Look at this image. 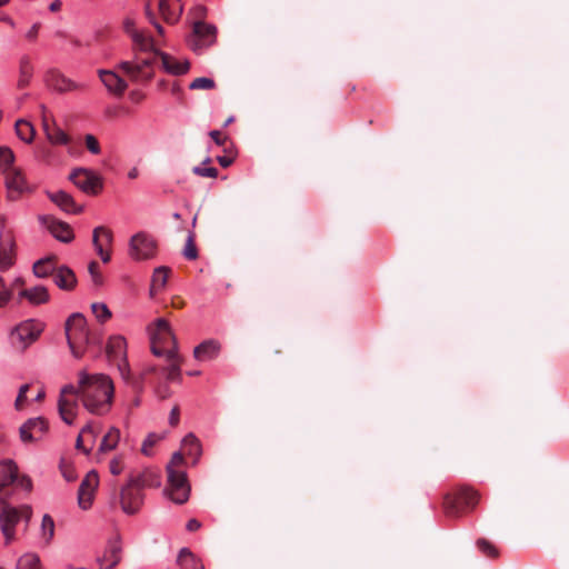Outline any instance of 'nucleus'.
Instances as JSON below:
<instances>
[{
	"mask_svg": "<svg viewBox=\"0 0 569 569\" xmlns=\"http://www.w3.org/2000/svg\"><path fill=\"white\" fill-rule=\"evenodd\" d=\"M84 427H90V429H91V432H89V435L86 439V442L92 449L94 446L97 436H98V429L93 423H88Z\"/></svg>",
	"mask_w": 569,
	"mask_h": 569,
	"instance_id": "nucleus-58",
	"label": "nucleus"
},
{
	"mask_svg": "<svg viewBox=\"0 0 569 569\" xmlns=\"http://www.w3.org/2000/svg\"><path fill=\"white\" fill-rule=\"evenodd\" d=\"M41 111H42V116H41V120H42V129L43 131L46 132V128L47 127H51L56 123V120L53 119V117L48 112L47 108L44 106H41Z\"/></svg>",
	"mask_w": 569,
	"mask_h": 569,
	"instance_id": "nucleus-56",
	"label": "nucleus"
},
{
	"mask_svg": "<svg viewBox=\"0 0 569 569\" xmlns=\"http://www.w3.org/2000/svg\"><path fill=\"white\" fill-rule=\"evenodd\" d=\"M32 517V509L28 505L13 507L0 497V529L4 537L6 545H10L17 539L16 526L24 522L28 526Z\"/></svg>",
	"mask_w": 569,
	"mask_h": 569,
	"instance_id": "nucleus-5",
	"label": "nucleus"
},
{
	"mask_svg": "<svg viewBox=\"0 0 569 569\" xmlns=\"http://www.w3.org/2000/svg\"><path fill=\"white\" fill-rule=\"evenodd\" d=\"M183 463V456L180 452H176L167 466V495L173 502L178 505L187 502L190 495V486L187 479V475L184 471L180 470V467Z\"/></svg>",
	"mask_w": 569,
	"mask_h": 569,
	"instance_id": "nucleus-4",
	"label": "nucleus"
},
{
	"mask_svg": "<svg viewBox=\"0 0 569 569\" xmlns=\"http://www.w3.org/2000/svg\"><path fill=\"white\" fill-rule=\"evenodd\" d=\"M480 495L470 487L461 486L443 497L442 508L447 517L459 518L466 510H472Z\"/></svg>",
	"mask_w": 569,
	"mask_h": 569,
	"instance_id": "nucleus-6",
	"label": "nucleus"
},
{
	"mask_svg": "<svg viewBox=\"0 0 569 569\" xmlns=\"http://www.w3.org/2000/svg\"><path fill=\"white\" fill-rule=\"evenodd\" d=\"M66 336L69 348L76 358H81L88 346L98 343L87 327V320L81 313L71 315L66 322Z\"/></svg>",
	"mask_w": 569,
	"mask_h": 569,
	"instance_id": "nucleus-3",
	"label": "nucleus"
},
{
	"mask_svg": "<svg viewBox=\"0 0 569 569\" xmlns=\"http://www.w3.org/2000/svg\"><path fill=\"white\" fill-rule=\"evenodd\" d=\"M153 9H157L162 20L170 24L176 23L182 13V6L180 4V0H146V16L149 22L157 29L159 34L163 33V28L157 21Z\"/></svg>",
	"mask_w": 569,
	"mask_h": 569,
	"instance_id": "nucleus-7",
	"label": "nucleus"
},
{
	"mask_svg": "<svg viewBox=\"0 0 569 569\" xmlns=\"http://www.w3.org/2000/svg\"><path fill=\"white\" fill-rule=\"evenodd\" d=\"M209 136L218 146H223L227 140V138L222 137V133L218 130L210 131Z\"/></svg>",
	"mask_w": 569,
	"mask_h": 569,
	"instance_id": "nucleus-59",
	"label": "nucleus"
},
{
	"mask_svg": "<svg viewBox=\"0 0 569 569\" xmlns=\"http://www.w3.org/2000/svg\"><path fill=\"white\" fill-rule=\"evenodd\" d=\"M120 439V431L117 428H111L102 438L99 451L107 452L116 448Z\"/></svg>",
	"mask_w": 569,
	"mask_h": 569,
	"instance_id": "nucleus-37",
	"label": "nucleus"
},
{
	"mask_svg": "<svg viewBox=\"0 0 569 569\" xmlns=\"http://www.w3.org/2000/svg\"><path fill=\"white\" fill-rule=\"evenodd\" d=\"M57 269V258L54 256L40 259L33 264V273L38 278L53 277Z\"/></svg>",
	"mask_w": 569,
	"mask_h": 569,
	"instance_id": "nucleus-30",
	"label": "nucleus"
},
{
	"mask_svg": "<svg viewBox=\"0 0 569 569\" xmlns=\"http://www.w3.org/2000/svg\"><path fill=\"white\" fill-rule=\"evenodd\" d=\"M7 226V218L0 216V271H7L16 261V241L12 231Z\"/></svg>",
	"mask_w": 569,
	"mask_h": 569,
	"instance_id": "nucleus-11",
	"label": "nucleus"
},
{
	"mask_svg": "<svg viewBox=\"0 0 569 569\" xmlns=\"http://www.w3.org/2000/svg\"><path fill=\"white\" fill-rule=\"evenodd\" d=\"M14 154L11 149L0 147V173H6L13 168Z\"/></svg>",
	"mask_w": 569,
	"mask_h": 569,
	"instance_id": "nucleus-42",
	"label": "nucleus"
},
{
	"mask_svg": "<svg viewBox=\"0 0 569 569\" xmlns=\"http://www.w3.org/2000/svg\"><path fill=\"white\" fill-rule=\"evenodd\" d=\"M33 64L29 56H22L19 62V80L18 87L26 88L32 78Z\"/></svg>",
	"mask_w": 569,
	"mask_h": 569,
	"instance_id": "nucleus-32",
	"label": "nucleus"
},
{
	"mask_svg": "<svg viewBox=\"0 0 569 569\" xmlns=\"http://www.w3.org/2000/svg\"><path fill=\"white\" fill-rule=\"evenodd\" d=\"M120 547L118 545H113L110 549V556L108 558L109 565L106 567V569H112L116 565H118L121 560L120 556Z\"/></svg>",
	"mask_w": 569,
	"mask_h": 569,
	"instance_id": "nucleus-51",
	"label": "nucleus"
},
{
	"mask_svg": "<svg viewBox=\"0 0 569 569\" xmlns=\"http://www.w3.org/2000/svg\"><path fill=\"white\" fill-rule=\"evenodd\" d=\"M183 569H203L193 555L188 549H182L178 559Z\"/></svg>",
	"mask_w": 569,
	"mask_h": 569,
	"instance_id": "nucleus-39",
	"label": "nucleus"
},
{
	"mask_svg": "<svg viewBox=\"0 0 569 569\" xmlns=\"http://www.w3.org/2000/svg\"><path fill=\"white\" fill-rule=\"evenodd\" d=\"M201 527V523L197 519H190L187 523V529L189 531H196Z\"/></svg>",
	"mask_w": 569,
	"mask_h": 569,
	"instance_id": "nucleus-64",
	"label": "nucleus"
},
{
	"mask_svg": "<svg viewBox=\"0 0 569 569\" xmlns=\"http://www.w3.org/2000/svg\"><path fill=\"white\" fill-rule=\"evenodd\" d=\"M98 74L107 90L116 97H121L128 88L126 80L114 71L101 69Z\"/></svg>",
	"mask_w": 569,
	"mask_h": 569,
	"instance_id": "nucleus-23",
	"label": "nucleus"
},
{
	"mask_svg": "<svg viewBox=\"0 0 569 569\" xmlns=\"http://www.w3.org/2000/svg\"><path fill=\"white\" fill-rule=\"evenodd\" d=\"M11 483H16L17 486L28 491L32 487L30 478L26 476H18V468L12 460H3L0 462V490Z\"/></svg>",
	"mask_w": 569,
	"mask_h": 569,
	"instance_id": "nucleus-15",
	"label": "nucleus"
},
{
	"mask_svg": "<svg viewBox=\"0 0 569 569\" xmlns=\"http://www.w3.org/2000/svg\"><path fill=\"white\" fill-rule=\"evenodd\" d=\"M182 446H183V450L186 451V453L188 456H194V457L200 456V452H201L200 442L192 433H189L188 436L184 437Z\"/></svg>",
	"mask_w": 569,
	"mask_h": 569,
	"instance_id": "nucleus-40",
	"label": "nucleus"
},
{
	"mask_svg": "<svg viewBox=\"0 0 569 569\" xmlns=\"http://www.w3.org/2000/svg\"><path fill=\"white\" fill-rule=\"evenodd\" d=\"M169 422L171 426H177L179 422V408L177 406L170 412Z\"/></svg>",
	"mask_w": 569,
	"mask_h": 569,
	"instance_id": "nucleus-62",
	"label": "nucleus"
},
{
	"mask_svg": "<svg viewBox=\"0 0 569 569\" xmlns=\"http://www.w3.org/2000/svg\"><path fill=\"white\" fill-rule=\"evenodd\" d=\"M53 281L61 290L66 291L73 290L77 286V277L67 266L58 267L53 274Z\"/></svg>",
	"mask_w": 569,
	"mask_h": 569,
	"instance_id": "nucleus-27",
	"label": "nucleus"
},
{
	"mask_svg": "<svg viewBox=\"0 0 569 569\" xmlns=\"http://www.w3.org/2000/svg\"><path fill=\"white\" fill-rule=\"evenodd\" d=\"M183 256L188 260H196L198 258V251H197L192 234H190L187 239L186 247L183 250Z\"/></svg>",
	"mask_w": 569,
	"mask_h": 569,
	"instance_id": "nucleus-48",
	"label": "nucleus"
},
{
	"mask_svg": "<svg viewBox=\"0 0 569 569\" xmlns=\"http://www.w3.org/2000/svg\"><path fill=\"white\" fill-rule=\"evenodd\" d=\"M91 310L96 318L102 323L111 318V311L104 303L94 302L91 305Z\"/></svg>",
	"mask_w": 569,
	"mask_h": 569,
	"instance_id": "nucleus-43",
	"label": "nucleus"
},
{
	"mask_svg": "<svg viewBox=\"0 0 569 569\" xmlns=\"http://www.w3.org/2000/svg\"><path fill=\"white\" fill-rule=\"evenodd\" d=\"M78 396V390L73 386H66L60 392L58 401L59 415L61 419L68 425H72L76 419L79 408L77 401Z\"/></svg>",
	"mask_w": 569,
	"mask_h": 569,
	"instance_id": "nucleus-14",
	"label": "nucleus"
},
{
	"mask_svg": "<svg viewBox=\"0 0 569 569\" xmlns=\"http://www.w3.org/2000/svg\"><path fill=\"white\" fill-rule=\"evenodd\" d=\"M16 133L22 141L31 143L36 136V129L29 121L20 119L16 122Z\"/></svg>",
	"mask_w": 569,
	"mask_h": 569,
	"instance_id": "nucleus-36",
	"label": "nucleus"
},
{
	"mask_svg": "<svg viewBox=\"0 0 569 569\" xmlns=\"http://www.w3.org/2000/svg\"><path fill=\"white\" fill-rule=\"evenodd\" d=\"M477 547L481 552H483L487 557L496 558L498 557L497 548L488 540L480 538L477 540Z\"/></svg>",
	"mask_w": 569,
	"mask_h": 569,
	"instance_id": "nucleus-45",
	"label": "nucleus"
},
{
	"mask_svg": "<svg viewBox=\"0 0 569 569\" xmlns=\"http://www.w3.org/2000/svg\"><path fill=\"white\" fill-rule=\"evenodd\" d=\"M43 328V323L38 320L30 319L21 322L11 330V346L20 352L26 351L40 337Z\"/></svg>",
	"mask_w": 569,
	"mask_h": 569,
	"instance_id": "nucleus-8",
	"label": "nucleus"
},
{
	"mask_svg": "<svg viewBox=\"0 0 569 569\" xmlns=\"http://www.w3.org/2000/svg\"><path fill=\"white\" fill-rule=\"evenodd\" d=\"M129 97L134 103H140L144 99V94L139 90L131 91Z\"/></svg>",
	"mask_w": 569,
	"mask_h": 569,
	"instance_id": "nucleus-63",
	"label": "nucleus"
},
{
	"mask_svg": "<svg viewBox=\"0 0 569 569\" xmlns=\"http://www.w3.org/2000/svg\"><path fill=\"white\" fill-rule=\"evenodd\" d=\"M44 134L53 146H68L71 141V138L57 123L47 127Z\"/></svg>",
	"mask_w": 569,
	"mask_h": 569,
	"instance_id": "nucleus-33",
	"label": "nucleus"
},
{
	"mask_svg": "<svg viewBox=\"0 0 569 569\" xmlns=\"http://www.w3.org/2000/svg\"><path fill=\"white\" fill-rule=\"evenodd\" d=\"M171 272V269L169 267H158L154 269L152 279H151V288H150V295L153 296L157 290L163 289L169 273Z\"/></svg>",
	"mask_w": 569,
	"mask_h": 569,
	"instance_id": "nucleus-34",
	"label": "nucleus"
},
{
	"mask_svg": "<svg viewBox=\"0 0 569 569\" xmlns=\"http://www.w3.org/2000/svg\"><path fill=\"white\" fill-rule=\"evenodd\" d=\"M44 82H46L47 87L56 90L59 93L74 91V90H79L82 88L81 84L67 78L63 73H61L57 69H50L46 72Z\"/></svg>",
	"mask_w": 569,
	"mask_h": 569,
	"instance_id": "nucleus-20",
	"label": "nucleus"
},
{
	"mask_svg": "<svg viewBox=\"0 0 569 569\" xmlns=\"http://www.w3.org/2000/svg\"><path fill=\"white\" fill-rule=\"evenodd\" d=\"M84 143H86V147L87 149L93 153V154H99L101 149H100V144H99V141L98 139L92 136V134H86L84 137Z\"/></svg>",
	"mask_w": 569,
	"mask_h": 569,
	"instance_id": "nucleus-52",
	"label": "nucleus"
},
{
	"mask_svg": "<svg viewBox=\"0 0 569 569\" xmlns=\"http://www.w3.org/2000/svg\"><path fill=\"white\" fill-rule=\"evenodd\" d=\"M19 298L27 299L31 305H42L49 301L50 295L46 287L36 286L30 289H20Z\"/></svg>",
	"mask_w": 569,
	"mask_h": 569,
	"instance_id": "nucleus-28",
	"label": "nucleus"
},
{
	"mask_svg": "<svg viewBox=\"0 0 569 569\" xmlns=\"http://www.w3.org/2000/svg\"><path fill=\"white\" fill-rule=\"evenodd\" d=\"M106 352L108 359L117 366L121 377L127 382H131V373L127 360V341L124 337H110L107 343Z\"/></svg>",
	"mask_w": 569,
	"mask_h": 569,
	"instance_id": "nucleus-10",
	"label": "nucleus"
},
{
	"mask_svg": "<svg viewBox=\"0 0 569 569\" xmlns=\"http://www.w3.org/2000/svg\"><path fill=\"white\" fill-rule=\"evenodd\" d=\"M48 428V421L44 418H31L20 427V439L24 443L39 441L47 433Z\"/></svg>",
	"mask_w": 569,
	"mask_h": 569,
	"instance_id": "nucleus-17",
	"label": "nucleus"
},
{
	"mask_svg": "<svg viewBox=\"0 0 569 569\" xmlns=\"http://www.w3.org/2000/svg\"><path fill=\"white\" fill-rule=\"evenodd\" d=\"M156 326V331L151 337V351L157 357L168 358V353L177 352L176 337L167 320L158 319Z\"/></svg>",
	"mask_w": 569,
	"mask_h": 569,
	"instance_id": "nucleus-9",
	"label": "nucleus"
},
{
	"mask_svg": "<svg viewBox=\"0 0 569 569\" xmlns=\"http://www.w3.org/2000/svg\"><path fill=\"white\" fill-rule=\"evenodd\" d=\"M54 536V521L49 515H44L41 522V538L48 545Z\"/></svg>",
	"mask_w": 569,
	"mask_h": 569,
	"instance_id": "nucleus-41",
	"label": "nucleus"
},
{
	"mask_svg": "<svg viewBox=\"0 0 569 569\" xmlns=\"http://www.w3.org/2000/svg\"><path fill=\"white\" fill-rule=\"evenodd\" d=\"M129 480L134 482L141 490L144 488H157L160 486V476L152 470H144L136 476H130Z\"/></svg>",
	"mask_w": 569,
	"mask_h": 569,
	"instance_id": "nucleus-29",
	"label": "nucleus"
},
{
	"mask_svg": "<svg viewBox=\"0 0 569 569\" xmlns=\"http://www.w3.org/2000/svg\"><path fill=\"white\" fill-rule=\"evenodd\" d=\"M159 437L157 435H149L148 438L143 441L141 451L146 456L150 455V449L159 441Z\"/></svg>",
	"mask_w": 569,
	"mask_h": 569,
	"instance_id": "nucleus-55",
	"label": "nucleus"
},
{
	"mask_svg": "<svg viewBox=\"0 0 569 569\" xmlns=\"http://www.w3.org/2000/svg\"><path fill=\"white\" fill-rule=\"evenodd\" d=\"M166 359L168 362V367L166 368L167 379L169 381L179 380L181 377V370H180L181 358H180V356L178 355V352H170V353H168V358H166Z\"/></svg>",
	"mask_w": 569,
	"mask_h": 569,
	"instance_id": "nucleus-35",
	"label": "nucleus"
},
{
	"mask_svg": "<svg viewBox=\"0 0 569 569\" xmlns=\"http://www.w3.org/2000/svg\"><path fill=\"white\" fill-rule=\"evenodd\" d=\"M53 157V152L50 148L48 147H41L39 148L38 150V158L46 162V163H50L51 162V159Z\"/></svg>",
	"mask_w": 569,
	"mask_h": 569,
	"instance_id": "nucleus-57",
	"label": "nucleus"
},
{
	"mask_svg": "<svg viewBox=\"0 0 569 569\" xmlns=\"http://www.w3.org/2000/svg\"><path fill=\"white\" fill-rule=\"evenodd\" d=\"M123 470V467L120 462V460L118 459H113L111 462H110V472L114 476H118L121 473V471Z\"/></svg>",
	"mask_w": 569,
	"mask_h": 569,
	"instance_id": "nucleus-60",
	"label": "nucleus"
},
{
	"mask_svg": "<svg viewBox=\"0 0 569 569\" xmlns=\"http://www.w3.org/2000/svg\"><path fill=\"white\" fill-rule=\"evenodd\" d=\"M77 390L84 408L91 413L104 415L110 410L114 387L107 375L80 372Z\"/></svg>",
	"mask_w": 569,
	"mask_h": 569,
	"instance_id": "nucleus-1",
	"label": "nucleus"
},
{
	"mask_svg": "<svg viewBox=\"0 0 569 569\" xmlns=\"http://www.w3.org/2000/svg\"><path fill=\"white\" fill-rule=\"evenodd\" d=\"M30 389V385L29 383H26V385H22L19 389V393H18V397L14 401V408L20 411L24 408V402H26V399H27V392L29 391Z\"/></svg>",
	"mask_w": 569,
	"mask_h": 569,
	"instance_id": "nucleus-50",
	"label": "nucleus"
},
{
	"mask_svg": "<svg viewBox=\"0 0 569 569\" xmlns=\"http://www.w3.org/2000/svg\"><path fill=\"white\" fill-rule=\"evenodd\" d=\"M160 59L162 68L174 76L186 73L190 63L187 60L179 61L164 52L154 51L150 58H144L140 62L133 63L130 61H122L119 68L123 70L134 82H149L153 78V64L157 59Z\"/></svg>",
	"mask_w": 569,
	"mask_h": 569,
	"instance_id": "nucleus-2",
	"label": "nucleus"
},
{
	"mask_svg": "<svg viewBox=\"0 0 569 569\" xmlns=\"http://www.w3.org/2000/svg\"><path fill=\"white\" fill-rule=\"evenodd\" d=\"M89 432H91L90 427H83L76 441V448L82 450L86 455L91 452V448L86 442Z\"/></svg>",
	"mask_w": 569,
	"mask_h": 569,
	"instance_id": "nucleus-46",
	"label": "nucleus"
},
{
	"mask_svg": "<svg viewBox=\"0 0 569 569\" xmlns=\"http://www.w3.org/2000/svg\"><path fill=\"white\" fill-rule=\"evenodd\" d=\"M3 174L6 176V186L8 188L10 199L14 200L23 192L30 191V187L19 169L13 167Z\"/></svg>",
	"mask_w": 569,
	"mask_h": 569,
	"instance_id": "nucleus-22",
	"label": "nucleus"
},
{
	"mask_svg": "<svg viewBox=\"0 0 569 569\" xmlns=\"http://www.w3.org/2000/svg\"><path fill=\"white\" fill-rule=\"evenodd\" d=\"M70 181L82 192L91 196L100 193L103 188L102 178L87 168H76L69 174Z\"/></svg>",
	"mask_w": 569,
	"mask_h": 569,
	"instance_id": "nucleus-12",
	"label": "nucleus"
},
{
	"mask_svg": "<svg viewBox=\"0 0 569 569\" xmlns=\"http://www.w3.org/2000/svg\"><path fill=\"white\" fill-rule=\"evenodd\" d=\"M98 485V473L94 470L89 471L78 490V505L81 509L88 510L91 507Z\"/></svg>",
	"mask_w": 569,
	"mask_h": 569,
	"instance_id": "nucleus-18",
	"label": "nucleus"
},
{
	"mask_svg": "<svg viewBox=\"0 0 569 569\" xmlns=\"http://www.w3.org/2000/svg\"><path fill=\"white\" fill-rule=\"evenodd\" d=\"M16 569H42L40 558L36 553H26L18 559Z\"/></svg>",
	"mask_w": 569,
	"mask_h": 569,
	"instance_id": "nucleus-38",
	"label": "nucleus"
},
{
	"mask_svg": "<svg viewBox=\"0 0 569 569\" xmlns=\"http://www.w3.org/2000/svg\"><path fill=\"white\" fill-rule=\"evenodd\" d=\"M49 199L56 203L61 210L68 213H80L82 212V207L77 206L71 194L66 191L59 190L54 192H48Z\"/></svg>",
	"mask_w": 569,
	"mask_h": 569,
	"instance_id": "nucleus-26",
	"label": "nucleus"
},
{
	"mask_svg": "<svg viewBox=\"0 0 569 569\" xmlns=\"http://www.w3.org/2000/svg\"><path fill=\"white\" fill-rule=\"evenodd\" d=\"M217 29L212 24L202 21L194 22L192 43L193 49L209 47L216 41Z\"/></svg>",
	"mask_w": 569,
	"mask_h": 569,
	"instance_id": "nucleus-21",
	"label": "nucleus"
},
{
	"mask_svg": "<svg viewBox=\"0 0 569 569\" xmlns=\"http://www.w3.org/2000/svg\"><path fill=\"white\" fill-rule=\"evenodd\" d=\"M216 87V83L210 78H196L190 84L189 89L191 90H210Z\"/></svg>",
	"mask_w": 569,
	"mask_h": 569,
	"instance_id": "nucleus-44",
	"label": "nucleus"
},
{
	"mask_svg": "<svg viewBox=\"0 0 569 569\" xmlns=\"http://www.w3.org/2000/svg\"><path fill=\"white\" fill-rule=\"evenodd\" d=\"M219 348L217 341L207 340L194 348L193 356L200 361L211 360L218 355Z\"/></svg>",
	"mask_w": 569,
	"mask_h": 569,
	"instance_id": "nucleus-31",
	"label": "nucleus"
},
{
	"mask_svg": "<svg viewBox=\"0 0 569 569\" xmlns=\"http://www.w3.org/2000/svg\"><path fill=\"white\" fill-rule=\"evenodd\" d=\"M91 279L96 286H101L103 283V277L100 272V267L97 261H91L88 267Z\"/></svg>",
	"mask_w": 569,
	"mask_h": 569,
	"instance_id": "nucleus-47",
	"label": "nucleus"
},
{
	"mask_svg": "<svg viewBox=\"0 0 569 569\" xmlns=\"http://www.w3.org/2000/svg\"><path fill=\"white\" fill-rule=\"evenodd\" d=\"M60 469H61L62 477L67 481L71 482L77 479L76 470L71 465L63 463V465H61Z\"/></svg>",
	"mask_w": 569,
	"mask_h": 569,
	"instance_id": "nucleus-54",
	"label": "nucleus"
},
{
	"mask_svg": "<svg viewBox=\"0 0 569 569\" xmlns=\"http://www.w3.org/2000/svg\"><path fill=\"white\" fill-rule=\"evenodd\" d=\"M123 30L141 50L153 48V40L136 28V21L133 19L128 17L123 20Z\"/></svg>",
	"mask_w": 569,
	"mask_h": 569,
	"instance_id": "nucleus-25",
	"label": "nucleus"
},
{
	"mask_svg": "<svg viewBox=\"0 0 569 569\" xmlns=\"http://www.w3.org/2000/svg\"><path fill=\"white\" fill-rule=\"evenodd\" d=\"M112 240L113 233L109 228L103 226L94 228L92 234V243L97 253L100 256L104 263L109 262L111 259L109 248L112 244Z\"/></svg>",
	"mask_w": 569,
	"mask_h": 569,
	"instance_id": "nucleus-19",
	"label": "nucleus"
},
{
	"mask_svg": "<svg viewBox=\"0 0 569 569\" xmlns=\"http://www.w3.org/2000/svg\"><path fill=\"white\" fill-rule=\"evenodd\" d=\"M39 30H40V23H34L26 34L27 39H29L31 41L34 40L38 37Z\"/></svg>",
	"mask_w": 569,
	"mask_h": 569,
	"instance_id": "nucleus-61",
	"label": "nucleus"
},
{
	"mask_svg": "<svg viewBox=\"0 0 569 569\" xmlns=\"http://www.w3.org/2000/svg\"><path fill=\"white\" fill-rule=\"evenodd\" d=\"M43 223L50 233L59 241L69 243L73 240V231L67 222L51 217H46L43 218Z\"/></svg>",
	"mask_w": 569,
	"mask_h": 569,
	"instance_id": "nucleus-24",
	"label": "nucleus"
},
{
	"mask_svg": "<svg viewBox=\"0 0 569 569\" xmlns=\"http://www.w3.org/2000/svg\"><path fill=\"white\" fill-rule=\"evenodd\" d=\"M192 172L200 177L216 178L218 176V170L213 167L210 168H201L193 167Z\"/></svg>",
	"mask_w": 569,
	"mask_h": 569,
	"instance_id": "nucleus-53",
	"label": "nucleus"
},
{
	"mask_svg": "<svg viewBox=\"0 0 569 569\" xmlns=\"http://www.w3.org/2000/svg\"><path fill=\"white\" fill-rule=\"evenodd\" d=\"M144 495L142 490L131 480L121 487L119 492V503L122 511L127 515L137 513L143 505Z\"/></svg>",
	"mask_w": 569,
	"mask_h": 569,
	"instance_id": "nucleus-13",
	"label": "nucleus"
},
{
	"mask_svg": "<svg viewBox=\"0 0 569 569\" xmlns=\"http://www.w3.org/2000/svg\"><path fill=\"white\" fill-rule=\"evenodd\" d=\"M12 291L7 287L3 278L0 276V308L4 307L11 299Z\"/></svg>",
	"mask_w": 569,
	"mask_h": 569,
	"instance_id": "nucleus-49",
	"label": "nucleus"
},
{
	"mask_svg": "<svg viewBox=\"0 0 569 569\" xmlns=\"http://www.w3.org/2000/svg\"><path fill=\"white\" fill-rule=\"evenodd\" d=\"M156 252V242L147 233L139 232L130 240V256L136 260L152 258Z\"/></svg>",
	"mask_w": 569,
	"mask_h": 569,
	"instance_id": "nucleus-16",
	"label": "nucleus"
}]
</instances>
